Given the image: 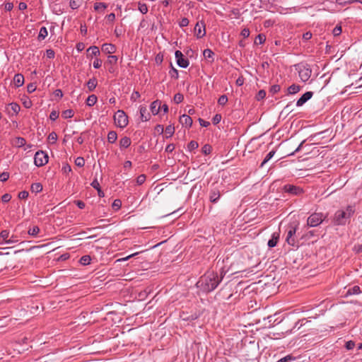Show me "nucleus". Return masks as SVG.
Segmentation results:
<instances>
[{"label":"nucleus","mask_w":362,"mask_h":362,"mask_svg":"<svg viewBox=\"0 0 362 362\" xmlns=\"http://www.w3.org/2000/svg\"><path fill=\"white\" fill-rule=\"evenodd\" d=\"M266 40V36L264 34H259L255 40V43L257 45H262Z\"/></svg>","instance_id":"c9c22d12"},{"label":"nucleus","mask_w":362,"mask_h":362,"mask_svg":"<svg viewBox=\"0 0 362 362\" xmlns=\"http://www.w3.org/2000/svg\"><path fill=\"white\" fill-rule=\"evenodd\" d=\"M118 57L115 55H109L107 57V64L110 65L108 71L113 74L116 71L115 65L117 64Z\"/></svg>","instance_id":"f8f14e48"},{"label":"nucleus","mask_w":362,"mask_h":362,"mask_svg":"<svg viewBox=\"0 0 362 362\" xmlns=\"http://www.w3.org/2000/svg\"><path fill=\"white\" fill-rule=\"evenodd\" d=\"M26 144V141L24 138L23 137H16L14 140V142H13V144L16 146V147H23V146H25Z\"/></svg>","instance_id":"cd10ccee"},{"label":"nucleus","mask_w":362,"mask_h":362,"mask_svg":"<svg viewBox=\"0 0 362 362\" xmlns=\"http://www.w3.org/2000/svg\"><path fill=\"white\" fill-rule=\"evenodd\" d=\"M313 95V93L312 91H308L303 94L301 97L297 100L296 106L300 107L303 105L308 100H309Z\"/></svg>","instance_id":"ddd939ff"},{"label":"nucleus","mask_w":362,"mask_h":362,"mask_svg":"<svg viewBox=\"0 0 362 362\" xmlns=\"http://www.w3.org/2000/svg\"><path fill=\"white\" fill-rule=\"evenodd\" d=\"M296 70L298 72V76L303 82L309 80L312 74V70L308 64H298L295 65Z\"/></svg>","instance_id":"7ed1b4c3"},{"label":"nucleus","mask_w":362,"mask_h":362,"mask_svg":"<svg viewBox=\"0 0 362 362\" xmlns=\"http://www.w3.org/2000/svg\"><path fill=\"white\" fill-rule=\"evenodd\" d=\"M221 115L219 114H216L212 119V122L214 124H217L221 122Z\"/></svg>","instance_id":"e2e57ef3"},{"label":"nucleus","mask_w":362,"mask_h":362,"mask_svg":"<svg viewBox=\"0 0 362 362\" xmlns=\"http://www.w3.org/2000/svg\"><path fill=\"white\" fill-rule=\"evenodd\" d=\"M146 180V175L142 174V175H139L137 177H136V183L139 185H142L143 183H144Z\"/></svg>","instance_id":"5fc2aeb1"},{"label":"nucleus","mask_w":362,"mask_h":362,"mask_svg":"<svg viewBox=\"0 0 362 362\" xmlns=\"http://www.w3.org/2000/svg\"><path fill=\"white\" fill-rule=\"evenodd\" d=\"M102 60L100 59L96 58L93 62V67L95 69H99L102 66Z\"/></svg>","instance_id":"680f3d73"},{"label":"nucleus","mask_w":362,"mask_h":362,"mask_svg":"<svg viewBox=\"0 0 362 362\" xmlns=\"http://www.w3.org/2000/svg\"><path fill=\"white\" fill-rule=\"evenodd\" d=\"M140 115L142 121L146 122L150 119L151 116L150 114L147 112V109L146 107H140Z\"/></svg>","instance_id":"6ab92c4d"},{"label":"nucleus","mask_w":362,"mask_h":362,"mask_svg":"<svg viewBox=\"0 0 362 362\" xmlns=\"http://www.w3.org/2000/svg\"><path fill=\"white\" fill-rule=\"evenodd\" d=\"M46 54L47 58L53 59L54 57L55 53L53 49H49L46 50Z\"/></svg>","instance_id":"338daca9"},{"label":"nucleus","mask_w":362,"mask_h":362,"mask_svg":"<svg viewBox=\"0 0 362 362\" xmlns=\"http://www.w3.org/2000/svg\"><path fill=\"white\" fill-rule=\"evenodd\" d=\"M75 164L78 167H83L85 165V160L83 157H78L75 160Z\"/></svg>","instance_id":"09e8293b"},{"label":"nucleus","mask_w":362,"mask_h":362,"mask_svg":"<svg viewBox=\"0 0 362 362\" xmlns=\"http://www.w3.org/2000/svg\"><path fill=\"white\" fill-rule=\"evenodd\" d=\"M36 90V86L35 83H30L27 85V91L29 93H33Z\"/></svg>","instance_id":"13d9d810"},{"label":"nucleus","mask_w":362,"mask_h":362,"mask_svg":"<svg viewBox=\"0 0 362 362\" xmlns=\"http://www.w3.org/2000/svg\"><path fill=\"white\" fill-rule=\"evenodd\" d=\"M141 96L140 93L138 91H134L131 95V100L133 101H136Z\"/></svg>","instance_id":"774afa93"},{"label":"nucleus","mask_w":362,"mask_h":362,"mask_svg":"<svg viewBox=\"0 0 362 362\" xmlns=\"http://www.w3.org/2000/svg\"><path fill=\"white\" fill-rule=\"evenodd\" d=\"M281 90V86L279 85L275 84L271 86L269 89V93L272 94L277 93Z\"/></svg>","instance_id":"3c124183"},{"label":"nucleus","mask_w":362,"mask_h":362,"mask_svg":"<svg viewBox=\"0 0 362 362\" xmlns=\"http://www.w3.org/2000/svg\"><path fill=\"white\" fill-rule=\"evenodd\" d=\"M11 109L15 114H18L21 110L20 105L16 103H11L9 104Z\"/></svg>","instance_id":"ea45409f"},{"label":"nucleus","mask_w":362,"mask_h":362,"mask_svg":"<svg viewBox=\"0 0 362 362\" xmlns=\"http://www.w3.org/2000/svg\"><path fill=\"white\" fill-rule=\"evenodd\" d=\"M102 50L103 52L107 53V54H113L116 51V47L110 43H105L102 46Z\"/></svg>","instance_id":"2eb2a0df"},{"label":"nucleus","mask_w":362,"mask_h":362,"mask_svg":"<svg viewBox=\"0 0 362 362\" xmlns=\"http://www.w3.org/2000/svg\"><path fill=\"white\" fill-rule=\"evenodd\" d=\"M298 228V224L293 226L290 225L287 229V236L286 238V243L291 246L298 247V241L295 238V235Z\"/></svg>","instance_id":"423d86ee"},{"label":"nucleus","mask_w":362,"mask_h":362,"mask_svg":"<svg viewBox=\"0 0 362 362\" xmlns=\"http://www.w3.org/2000/svg\"><path fill=\"white\" fill-rule=\"evenodd\" d=\"M175 132V127L173 125H168L165 129V137L170 138Z\"/></svg>","instance_id":"bb28decb"},{"label":"nucleus","mask_w":362,"mask_h":362,"mask_svg":"<svg viewBox=\"0 0 362 362\" xmlns=\"http://www.w3.org/2000/svg\"><path fill=\"white\" fill-rule=\"evenodd\" d=\"M98 81L95 78H92L87 82V86L89 91H93L97 86Z\"/></svg>","instance_id":"5701e85b"},{"label":"nucleus","mask_w":362,"mask_h":362,"mask_svg":"<svg viewBox=\"0 0 362 362\" xmlns=\"http://www.w3.org/2000/svg\"><path fill=\"white\" fill-rule=\"evenodd\" d=\"M62 171L65 174L69 173L71 171V168L68 163H66L62 166Z\"/></svg>","instance_id":"6e6d98bb"},{"label":"nucleus","mask_w":362,"mask_h":362,"mask_svg":"<svg viewBox=\"0 0 362 362\" xmlns=\"http://www.w3.org/2000/svg\"><path fill=\"white\" fill-rule=\"evenodd\" d=\"M203 55L206 59H211V62L214 61V52L210 49H206L204 50Z\"/></svg>","instance_id":"72a5a7b5"},{"label":"nucleus","mask_w":362,"mask_h":362,"mask_svg":"<svg viewBox=\"0 0 362 362\" xmlns=\"http://www.w3.org/2000/svg\"><path fill=\"white\" fill-rule=\"evenodd\" d=\"M90 185L94 188V189H96L98 192V194H100V192H101V189H100V184L98 182V181L95 179L90 184Z\"/></svg>","instance_id":"864d4df0"},{"label":"nucleus","mask_w":362,"mask_h":362,"mask_svg":"<svg viewBox=\"0 0 362 362\" xmlns=\"http://www.w3.org/2000/svg\"><path fill=\"white\" fill-rule=\"evenodd\" d=\"M211 150H212V147L209 145V144H205L202 148V153H204V155H209L211 153Z\"/></svg>","instance_id":"c03bdc74"},{"label":"nucleus","mask_w":362,"mask_h":362,"mask_svg":"<svg viewBox=\"0 0 362 362\" xmlns=\"http://www.w3.org/2000/svg\"><path fill=\"white\" fill-rule=\"evenodd\" d=\"M9 235V231L7 230H4L0 233V238H2L3 241L5 243L9 244L13 243L11 239L7 240Z\"/></svg>","instance_id":"b1692460"},{"label":"nucleus","mask_w":362,"mask_h":362,"mask_svg":"<svg viewBox=\"0 0 362 362\" xmlns=\"http://www.w3.org/2000/svg\"><path fill=\"white\" fill-rule=\"evenodd\" d=\"M48 155L42 151H38L35 153L34 157V163L37 167H42L48 163Z\"/></svg>","instance_id":"0eeeda50"},{"label":"nucleus","mask_w":362,"mask_h":362,"mask_svg":"<svg viewBox=\"0 0 362 362\" xmlns=\"http://www.w3.org/2000/svg\"><path fill=\"white\" fill-rule=\"evenodd\" d=\"M9 178V173L7 172H3L0 174V180L2 182H6Z\"/></svg>","instance_id":"bf43d9fd"},{"label":"nucleus","mask_w":362,"mask_h":362,"mask_svg":"<svg viewBox=\"0 0 362 362\" xmlns=\"http://www.w3.org/2000/svg\"><path fill=\"white\" fill-rule=\"evenodd\" d=\"M88 52H90L88 54V57L98 56L100 54V49L97 46H91L87 49Z\"/></svg>","instance_id":"4be33fe9"},{"label":"nucleus","mask_w":362,"mask_h":362,"mask_svg":"<svg viewBox=\"0 0 362 362\" xmlns=\"http://www.w3.org/2000/svg\"><path fill=\"white\" fill-rule=\"evenodd\" d=\"M361 293V289L358 286H354L352 288H349L345 294H359Z\"/></svg>","instance_id":"473e14b6"},{"label":"nucleus","mask_w":362,"mask_h":362,"mask_svg":"<svg viewBox=\"0 0 362 362\" xmlns=\"http://www.w3.org/2000/svg\"><path fill=\"white\" fill-rule=\"evenodd\" d=\"M358 2V0H337V3L340 6H345Z\"/></svg>","instance_id":"49530a36"},{"label":"nucleus","mask_w":362,"mask_h":362,"mask_svg":"<svg viewBox=\"0 0 362 362\" xmlns=\"http://www.w3.org/2000/svg\"><path fill=\"white\" fill-rule=\"evenodd\" d=\"M283 191L293 196H299L304 192L303 188L293 185H285L283 187Z\"/></svg>","instance_id":"6e6552de"},{"label":"nucleus","mask_w":362,"mask_h":362,"mask_svg":"<svg viewBox=\"0 0 362 362\" xmlns=\"http://www.w3.org/2000/svg\"><path fill=\"white\" fill-rule=\"evenodd\" d=\"M199 144L195 141H191L187 145V149L189 151H192L198 148Z\"/></svg>","instance_id":"a19ab883"},{"label":"nucleus","mask_w":362,"mask_h":362,"mask_svg":"<svg viewBox=\"0 0 362 362\" xmlns=\"http://www.w3.org/2000/svg\"><path fill=\"white\" fill-rule=\"evenodd\" d=\"M341 33V27L337 25L332 30V34L334 36H339Z\"/></svg>","instance_id":"052dcab7"},{"label":"nucleus","mask_w":362,"mask_h":362,"mask_svg":"<svg viewBox=\"0 0 362 362\" xmlns=\"http://www.w3.org/2000/svg\"><path fill=\"white\" fill-rule=\"evenodd\" d=\"M40 232V228L38 226H34L33 227H30L28 231V234L30 235H32V236H37V234L39 233Z\"/></svg>","instance_id":"f704fd0d"},{"label":"nucleus","mask_w":362,"mask_h":362,"mask_svg":"<svg viewBox=\"0 0 362 362\" xmlns=\"http://www.w3.org/2000/svg\"><path fill=\"white\" fill-rule=\"evenodd\" d=\"M90 261H91V258L89 255H84L81 257L79 262L82 265H88L90 263Z\"/></svg>","instance_id":"e433bc0d"},{"label":"nucleus","mask_w":362,"mask_h":362,"mask_svg":"<svg viewBox=\"0 0 362 362\" xmlns=\"http://www.w3.org/2000/svg\"><path fill=\"white\" fill-rule=\"evenodd\" d=\"M218 274L208 271L197 283V287L203 293H209L215 289L220 282Z\"/></svg>","instance_id":"f257e3e1"},{"label":"nucleus","mask_w":362,"mask_h":362,"mask_svg":"<svg viewBox=\"0 0 362 362\" xmlns=\"http://www.w3.org/2000/svg\"><path fill=\"white\" fill-rule=\"evenodd\" d=\"M265 97H266V92L264 90H259V92L257 93V94L256 95V98L257 100H261L264 99Z\"/></svg>","instance_id":"603ef678"},{"label":"nucleus","mask_w":362,"mask_h":362,"mask_svg":"<svg viewBox=\"0 0 362 362\" xmlns=\"http://www.w3.org/2000/svg\"><path fill=\"white\" fill-rule=\"evenodd\" d=\"M114 120L116 125L119 128H124L128 124V117L126 113L122 110H119L114 115Z\"/></svg>","instance_id":"39448f33"},{"label":"nucleus","mask_w":362,"mask_h":362,"mask_svg":"<svg viewBox=\"0 0 362 362\" xmlns=\"http://www.w3.org/2000/svg\"><path fill=\"white\" fill-rule=\"evenodd\" d=\"M189 21L188 18H182L179 23V25L181 28L186 27L189 25Z\"/></svg>","instance_id":"4d7b16f0"},{"label":"nucleus","mask_w":362,"mask_h":362,"mask_svg":"<svg viewBox=\"0 0 362 362\" xmlns=\"http://www.w3.org/2000/svg\"><path fill=\"white\" fill-rule=\"evenodd\" d=\"M295 358L293 357H292L290 355H288L282 358H281L280 360H279L277 362H289L291 361H293Z\"/></svg>","instance_id":"0e129e2a"},{"label":"nucleus","mask_w":362,"mask_h":362,"mask_svg":"<svg viewBox=\"0 0 362 362\" xmlns=\"http://www.w3.org/2000/svg\"><path fill=\"white\" fill-rule=\"evenodd\" d=\"M29 194L27 191H21L18 194V198L21 199H25L28 198Z\"/></svg>","instance_id":"69168bd1"},{"label":"nucleus","mask_w":362,"mask_h":362,"mask_svg":"<svg viewBox=\"0 0 362 362\" xmlns=\"http://www.w3.org/2000/svg\"><path fill=\"white\" fill-rule=\"evenodd\" d=\"M160 104L161 102L158 100H156L151 103L150 105V110L153 115H156L158 114L160 110Z\"/></svg>","instance_id":"4468645a"},{"label":"nucleus","mask_w":362,"mask_h":362,"mask_svg":"<svg viewBox=\"0 0 362 362\" xmlns=\"http://www.w3.org/2000/svg\"><path fill=\"white\" fill-rule=\"evenodd\" d=\"M183 100H184V96L182 94L180 93H176L174 95L173 100L176 104H179V103H182L183 101Z\"/></svg>","instance_id":"79ce46f5"},{"label":"nucleus","mask_w":362,"mask_h":362,"mask_svg":"<svg viewBox=\"0 0 362 362\" xmlns=\"http://www.w3.org/2000/svg\"><path fill=\"white\" fill-rule=\"evenodd\" d=\"M194 35L198 39L202 38L206 35V25L203 20L198 21L194 28Z\"/></svg>","instance_id":"1a4fd4ad"},{"label":"nucleus","mask_w":362,"mask_h":362,"mask_svg":"<svg viewBox=\"0 0 362 362\" xmlns=\"http://www.w3.org/2000/svg\"><path fill=\"white\" fill-rule=\"evenodd\" d=\"M13 83L16 87H21L24 83V76L21 74H16L13 77Z\"/></svg>","instance_id":"f3484780"},{"label":"nucleus","mask_w":362,"mask_h":362,"mask_svg":"<svg viewBox=\"0 0 362 362\" xmlns=\"http://www.w3.org/2000/svg\"><path fill=\"white\" fill-rule=\"evenodd\" d=\"M327 218V215L322 213H313L307 219V225L309 227H316L320 225Z\"/></svg>","instance_id":"20e7f679"},{"label":"nucleus","mask_w":362,"mask_h":362,"mask_svg":"<svg viewBox=\"0 0 362 362\" xmlns=\"http://www.w3.org/2000/svg\"><path fill=\"white\" fill-rule=\"evenodd\" d=\"M175 57L177 61V64L179 66L182 68H187L189 66V60L184 57V55L181 51H175Z\"/></svg>","instance_id":"9b49d317"},{"label":"nucleus","mask_w":362,"mask_h":362,"mask_svg":"<svg viewBox=\"0 0 362 362\" xmlns=\"http://www.w3.org/2000/svg\"><path fill=\"white\" fill-rule=\"evenodd\" d=\"M131 144L132 141L128 136H124L119 141V146L121 148H127L131 145Z\"/></svg>","instance_id":"aec40b11"},{"label":"nucleus","mask_w":362,"mask_h":362,"mask_svg":"<svg viewBox=\"0 0 362 362\" xmlns=\"http://www.w3.org/2000/svg\"><path fill=\"white\" fill-rule=\"evenodd\" d=\"M74 116V112L72 110L69 109L62 112V117L65 119L71 118Z\"/></svg>","instance_id":"37998d69"},{"label":"nucleus","mask_w":362,"mask_h":362,"mask_svg":"<svg viewBox=\"0 0 362 362\" xmlns=\"http://www.w3.org/2000/svg\"><path fill=\"white\" fill-rule=\"evenodd\" d=\"M227 102H228V97L226 95H221L218 100V103L220 105H224L227 103Z\"/></svg>","instance_id":"8fccbe9b"},{"label":"nucleus","mask_w":362,"mask_h":362,"mask_svg":"<svg viewBox=\"0 0 362 362\" xmlns=\"http://www.w3.org/2000/svg\"><path fill=\"white\" fill-rule=\"evenodd\" d=\"M47 139L50 144H55L57 140V134L54 132H52L48 135Z\"/></svg>","instance_id":"58836bf2"},{"label":"nucleus","mask_w":362,"mask_h":362,"mask_svg":"<svg viewBox=\"0 0 362 362\" xmlns=\"http://www.w3.org/2000/svg\"><path fill=\"white\" fill-rule=\"evenodd\" d=\"M98 100V98L95 95H90L86 99V105L89 107L93 106Z\"/></svg>","instance_id":"393cba45"},{"label":"nucleus","mask_w":362,"mask_h":362,"mask_svg":"<svg viewBox=\"0 0 362 362\" xmlns=\"http://www.w3.org/2000/svg\"><path fill=\"white\" fill-rule=\"evenodd\" d=\"M279 233H274L272 235V238L268 241V246L269 247H275L279 241Z\"/></svg>","instance_id":"a211bd4d"},{"label":"nucleus","mask_w":362,"mask_h":362,"mask_svg":"<svg viewBox=\"0 0 362 362\" xmlns=\"http://www.w3.org/2000/svg\"><path fill=\"white\" fill-rule=\"evenodd\" d=\"M138 6H139V11L142 14H146L148 11L147 5L144 3L139 2Z\"/></svg>","instance_id":"4c0bfd02"},{"label":"nucleus","mask_w":362,"mask_h":362,"mask_svg":"<svg viewBox=\"0 0 362 362\" xmlns=\"http://www.w3.org/2000/svg\"><path fill=\"white\" fill-rule=\"evenodd\" d=\"M300 86L296 84H292L287 88V93L288 95H293L298 93L300 90Z\"/></svg>","instance_id":"412c9836"},{"label":"nucleus","mask_w":362,"mask_h":362,"mask_svg":"<svg viewBox=\"0 0 362 362\" xmlns=\"http://www.w3.org/2000/svg\"><path fill=\"white\" fill-rule=\"evenodd\" d=\"M221 197L219 189L213 184L211 187L209 194V199L211 203H217Z\"/></svg>","instance_id":"9d476101"},{"label":"nucleus","mask_w":362,"mask_h":362,"mask_svg":"<svg viewBox=\"0 0 362 362\" xmlns=\"http://www.w3.org/2000/svg\"><path fill=\"white\" fill-rule=\"evenodd\" d=\"M107 7V5L103 2H96L94 4V9L97 11H103Z\"/></svg>","instance_id":"c756f323"},{"label":"nucleus","mask_w":362,"mask_h":362,"mask_svg":"<svg viewBox=\"0 0 362 362\" xmlns=\"http://www.w3.org/2000/svg\"><path fill=\"white\" fill-rule=\"evenodd\" d=\"M169 74L171 78H173L175 79H177L179 77L178 71L173 66H172L171 69L169 71Z\"/></svg>","instance_id":"de8ad7c7"},{"label":"nucleus","mask_w":362,"mask_h":362,"mask_svg":"<svg viewBox=\"0 0 362 362\" xmlns=\"http://www.w3.org/2000/svg\"><path fill=\"white\" fill-rule=\"evenodd\" d=\"M355 213V206L349 205L345 209L337 210L333 216L332 223L334 226H344Z\"/></svg>","instance_id":"f03ea898"},{"label":"nucleus","mask_w":362,"mask_h":362,"mask_svg":"<svg viewBox=\"0 0 362 362\" xmlns=\"http://www.w3.org/2000/svg\"><path fill=\"white\" fill-rule=\"evenodd\" d=\"M48 35L47 30L45 27H42L40 30L39 35H38V40H44Z\"/></svg>","instance_id":"7c9ffc66"},{"label":"nucleus","mask_w":362,"mask_h":362,"mask_svg":"<svg viewBox=\"0 0 362 362\" xmlns=\"http://www.w3.org/2000/svg\"><path fill=\"white\" fill-rule=\"evenodd\" d=\"M42 190V185L40 182L33 183L31 185V191L33 192L38 193Z\"/></svg>","instance_id":"2f4dec72"},{"label":"nucleus","mask_w":362,"mask_h":362,"mask_svg":"<svg viewBox=\"0 0 362 362\" xmlns=\"http://www.w3.org/2000/svg\"><path fill=\"white\" fill-rule=\"evenodd\" d=\"M117 139V134L116 132L115 131H110L107 134V141L109 143L113 144L115 143Z\"/></svg>","instance_id":"a878e982"},{"label":"nucleus","mask_w":362,"mask_h":362,"mask_svg":"<svg viewBox=\"0 0 362 362\" xmlns=\"http://www.w3.org/2000/svg\"><path fill=\"white\" fill-rule=\"evenodd\" d=\"M121 206H122V202L120 199H115L112 204V207L115 211L119 210L121 208Z\"/></svg>","instance_id":"a18cd8bd"},{"label":"nucleus","mask_w":362,"mask_h":362,"mask_svg":"<svg viewBox=\"0 0 362 362\" xmlns=\"http://www.w3.org/2000/svg\"><path fill=\"white\" fill-rule=\"evenodd\" d=\"M180 122L182 125H185L187 127H190L192 124V119L187 115H182L180 118Z\"/></svg>","instance_id":"dca6fc26"},{"label":"nucleus","mask_w":362,"mask_h":362,"mask_svg":"<svg viewBox=\"0 0 362 362\" xmlns=\"http://www.w3.org/2000/svg\"><path fill=\"white\" fill-rule=\"evenodd\" d=\"M276 151L272 150L264 158L263 161L260 164L259 167L263 168L264 165L274 156Z\"/></svg>","instance_id":"c85d7f7f"}]
</instances>
